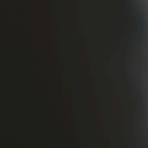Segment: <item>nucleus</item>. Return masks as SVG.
Returning <instances> with one entry per match:
<instances>
[{
    "mask_svg": "<svg viewBox=\"0 0 148 148\" xmlns=\"http://www.w3.org/2000/svg\"><path fill=\"white\" fill-rule=\"evenodd\" d=\"M8 32H9V25L8 26Z\"/></svg>",
    "mask_w": 148,
    "mask_h": 148,
    "instance_id": "nucleus-5",
    "label": "nucleus"
},
{
    "mask_svg": "<svg viewBox=\"0 0 148 148\" xmlns=\"http://www.w3.org/2000/svg\"><path fill=\"white\" fill-rule=\"evenodd\" d=\"M15 148H19L18 147L15 146Z\"/></svg>",
    "mask_w": 148,
    "mask_h": 148,
    "instance_id": "nucleus-6",
    "label": "nucleus"
},
{
    "mask_svg": "<svg viewBox=\"0 0 148 148\" xmlns=\"http://www.w3.org/2000/svg\"><path fill=\"white\" fill-rule=\"evenodd\" d=\"M8 3H9V0H8Z\"/></svg>",
    "mask_w": 148,
    "mask_h": 148,
    "instance_id": "nucleus-7",
    "label": "nucleus"
},
{
    "mask_svg": "<svg viewBox=\"0 0 148 148\" xmlns=\"http://www.w3.org/2000/svg\"><path fill=\"white\" fill-rule=\"evenodd\" d=\"M6 18L7 19V20L9 21H10V19L8 18V15L7 14L6 15Z\"/></svg>",
    "mask_w": 148,
    "mask_h": 148,
    "instance_id": "nucleus-3",
    "label": "nucleus"
},
{
    "mask_svg": "<svg viewBox=\"0 0 148 148\" xmlns=\"http://www.w3.org/2000/svg\"><path fill=\"white\" fill-rule=\"evenodd\" d=\"M2 99H1V148H2Z\"/></svg>",
    "mask_w": 148,
    "mask_h": 148,
    "instance_id": "nucleus-1",
    "label": "nucleus"
},
{
    "mask_svg": "<svg viewBox=\"0 0 148 148\" xmlns=\"http://www.w3.org/2000/svg\"><path fill=\"white\" fill-rule=\"evenodd\" d=\"M8 11H9V12H11V9H8Z\"/></svg>",
    "mask_w": 148,
    "mask_h": 148,
    "instance_id": "nucleus-4",
    "label": "nucleus"
},
{
    "mask_svg": "<svg viewBox=\"0 0 148 148\" xmlns=\"http://www.w3.org/2000/svg\"><path fill=\"white\" fill-rule=\"evenodd\" d=\"M7 136H8V137H9V135H8V134H7Z\"/></svg>",
    "mask_w": 148,
    "mask_h": 148,
    "instance_id": "nucleus-8",
    "label": "nucleus"
},
{
    "mask_svg": "<svg viewBox=\"0 0 148 148\" xmlns=\"http://www.w3.org/2000/svg\"><path fill=\"white\" fill-rule=\"evenodd\" d=\"M9 139H11V138H9Z\"/></svg>",
    "mask_w": 148,
    "mask_h": 148,
    "instance_id": "nucleus-9",
    "label": "nucleus"
},
{
    "mask_svg": "<svg viewBox=\"0 0 148 148\" xmlns=\"http://www.w3.org/2000/svg\"><path fill=\"white\" fill-rule=\"evenodd\" d=\"M5 148H14L12 146L9 144L8 142H6Z\"/></svg>",
    "mask_w": 148,
    "mask_h": 148,
    "instance_id": "nucleus-2",
    "label": "nucleus"
}]
</instances>
